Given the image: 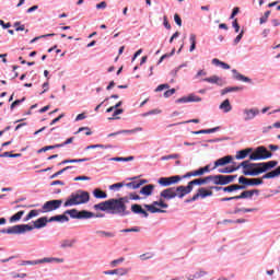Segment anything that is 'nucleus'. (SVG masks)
Listing matches in <instances>:
<instances>
[{"instance_id": "obj_1", "label": "nucleus", "mask_w": 280, "mask_h": 280, "mask_svg": "<svg viewBox=\"0 0 280 280\" xmlns=\"http://www.w3.org/2000/svg\"><path fill=\"white\" fill-rule=\"evenodd\" d=\"M243 171L242 174L244 176H259V174H266V172H270V170H275L279 162L276 160L260 163H250V161H243L242 164Z\"/></svg>"}, {"instance_id": "obj_2", "label": "nucleus", "mask_w": 280, "mask_h": 280, "mask_svg": "<svg viewBox=\"0 0 280 280\" xmlns=\"http://www.w3.org/2000/svg\"><path fill=\"white\" fill-rule=\"evenodd\" d=\"M91 200V194L86 190L79 189L72 192L63 203V207H78V205H86Z\"/></svg>"}, {"instance_id": "obj_3", "label": "nucleus", "mask_w": 280, "mask_h": 280, "mask_svg": "<svg viewBox=\"0 0 280 280\" xmlns=\"http://www.w3.org/2000/svg\"><path fill=\"white\" fill-rule=\"evenodd\" d=\"M188 195L185 186L180 185L177 187H171L162 190L160 192V198H164V200H174V198H179L183 200L184 197Z\"/></svg>"}, {"instance_id": "obj_4", "label": "nucleus", "mask_w": 280, "mask_h": 280, "mask_svg": "<svg viewBox=\"0 0 280 280\" xmlns=\"http://www.w3.org/2000/svg\"><path fill=\"white\" fill-rule=\"evenodd\" d=\"M131 211L128 210V206L120 202L117 198L109 199V214L118 215L119 218H127L130 215Z\"/></svg>"}, {"instance_id": "obj_5", "label": "nucleus", "mask_w": 280, "mask_h": 280, "mask_svg": "<svg viewBox=\"0 0 280 280\" xmlns=\"http://www.w3.org/2000/svg\"><path fill=\"white\" fill-rule=\"evenodd\" d=\"M65 213H68L72 220H91V218H95V213L89 210L70 209L66 210Z\"/></svg>"}, {"instance_id": "obj_6", "label": "nucleus", "mask_w": 280, "mask_h": 280, "mask_svg": "<svg viewBox=\"0 0 280 280\" xmlns=\"http://www.w3.org/2000/svg\"><path fill=\"white\" fill-rule=\"evenodd\" d=\"M62 207V199H52L46 201L42 209L39 210L40 213H51V211H56Z\"/></svg>"}, {"instance_id": "obj_7", "label": "nucleus", "mask_w": 280, "mask_h": 280, "mask_svg": "<svg viewBox=\"0 0 280 280\" xmlns=\"http://www.w3.org/2000/svg\"><path fill=\"white\" fill-rule=\"evenodd\" d=\"M235 178H237V175H212V183L213 185H231V183H233V180H235Z\"/></svg>"}, {"instance_id": "obj_8", "label": "nucleus", "mask_w": 280, "mask_h": 280, "mask_svg": "<svg viewBox=\"0 0 280 280\" xmlns=\"http://www.w3.org/2000/svg\"><path fill=\"white\" fill-rule=\"evenodd\" d=\"M213 183V175H209L203 178H196L190 182H188L187 186H185L187 194H191L194 191V185H207L208 183Z\"/></svg>"}, {"instance_id": "obj_9", "label": "nucleus", "mask_w": 280, "mask_h": 280, "mask_svg": "<svg viewBox=\"0 0 280 280\" xmlns=\"http://www.w3.org/2000/svg\"><path fill=\"white\" fill-rule=\"evenodd\" d=\"M30 231H34V226L30 224H18L11 228H8L9 235H23Z\"/></svg>"}, {"instance_id": "obj_10", "label": "nucleus", "mask_w": 280, "mask_h": 280, "mask_svg": "<svg viewBox=\"0 0 280 280\" xmlns=\"http://www.w3.org/2000/svg\"><path fill=\"white\" fill-rule=\"evenodd\" d=\"M183 180V176L180 175H174L170 177H160L158 179L159 185L162 187H170V185H176Z\"/></svg>"}, {"instance_id": "obj_11", "label": "nucleus", "mask_w": 280, "mask_h": 280, "mask_svg": "<svg viewBox=\"0 0 280 280\" xmlns=\"http://www.w3.org/2000/svg\"><path fill=\"white\" fill-rule=\"evenodd\" d=\"M240 185H247V187H257L259 185H264V180L261 178H248L244 175L238 177Z\"/></svg>"}, {"instance_id": "obj_12", "label": "nucleus", "mask_w": 280, "mask_h": 280, "mask_svg": "<svg viewBox=\"0 0 280 280\" xmlns=\"http://www.w3.org/2000/svg\"><path fill=\"white\" fill-rule=\"evenodd\" d=\"M244 121H253L257 115H259L258 108H245L243 109Z\"/></svg>"}, {"instance_id": "obj_13", "label": "nucleus", "mask_w": 280, "mask_h": 280, "mask_svg": "<svg viewBox=\"0 0 280 280\" xmlns=\"http://www.w3.org/2000/svg\"><path fill=\"white\" fill-rule=\"evenodd\" d=\"M229 163H233L232 155H225L214 161V166L212 167V170H217V167H224V165H229Z\"/></svg>"}, {"instance_id": "obj_14", "label": "nucleus", "mask_w": 280, "mask_h": 280, "mask_svg": "<svg viewBox=\"0 0 280 280\" xmlns=\"http://www.w3.org/2000/svg\"><path fill=\"white\" fill-rule=\"evenodd\" d=\"M131 213H135L136 215H142V218H150V213L143 209V207L139 203L131 205Z\"/></svg>"}, {"instance_id": "obj_15", "label": "nucleus", "mask_w": 280, "mask_h": 280, "mask_svg": "<svg viewBox=\"0 0 280 280\" xmlns=\"http://www.w3.org/2000/svg\"><path fill=\"white\" fill-rule=\"evenodd\" d=\"M93 209L95 211H106L107 213H110V199L94 205Z\"/></svg>"}, {"instance_id": "obj_16", "label": "nucleus", "mask_w": 280, "mask_h": 280, "mask_svg": "<svg viewBox=\"0 0 280 280\" xmlns=\"http://www.w3.org/2000/svg\"><path fill=\"white\" fill-rule=\"evenodd\" d=\"M203 82H209V84H217V86H224V80L218 75H212L210 78L202 79Z\"/></svg>"}, {"instance_id": "obj_17", "label": "nucleus", "mask_w": 280, "mask_h": 280, "mask_svg": "<svg viewBox=\"0 0 280 280\" xmlns=\"http://www.w3.org/2000/svg\"><path fill=\"white\" fill-rule=\"evenodd\" d=\"M130 272V269L128 268H118L114 270H106L103 273L104 275H117L118 277H125V275H128Z\"/></svg>"}, {"instance_id": "obj_18", "label": "nucleus", "mask_w": 280, "mask_h": 280, "mask_svg": "<svg viewBox=\"0 0 280 280\" xmlns=\"http://www.w3.org/2000/svg\"><path fill=\"white\" fill-rule=\"evenodd\" d=\"M233 79L238 80L240 82H247L248 84H253V79L245 77L244 74L237 72V70L233 69Z\"/></svg>"}, {"instance_id": "obj_19", "label": "nucleus", "mask_w": 280, "mask_h": 280, "mask_svg": "<svg viewBox=\"0 0 280 280\" xmlns=\"http://www.w3.org/2000/svg\"><path fill=\"white\" fill-rule=\"evenodd\" d=\"M255 150H256V154L258 156H267L266 160L272 159V152H270L266 147L260 145V147L256 148Z\"/></svg>"}, {"instance_id": "obj_20", "label": "nucleus", "mask_w": 280, "mask_h": 280, "mask_svg": "<svg viewBox=\"0 0 280 280\" xmlns=\"http://www.w3.org/2000/svg\"><path fill=\"white\" fill-rule=\"evenodd\" d=\"M144 209H147V211H149V213H167V210L161 209V208H156V206L154 205V202H152V205H143Z\"/></svg>"}, {"instance_id": "obj_21", "label": "nucleus", "mask_w": 280, "mask_h": 280, "mask_svg": "<svg viewBox=\"0 0 280 280\" xmlns=\"http://www.w3.org/2000/svg\"><path fill=\"white\" fill-rule=\"evenodd\" d=\"M68 215H69L68 213L63 212V214H57V215L50 217L48 219V222H61V223L69 222Z\"/></svg>"}, {"instance_id": "obj_22", "label": "nucleus", "mask_w": 280, "mask_h": 280, "mask_svg": "<svg viewBox=\"0 0 280 280\" xmlns=\"http://www.w3.org/2000/svg\"><path fill=\"white\" fill-rule=\"evenodd\" d=\"M47 222H49V219H47V217H42L34 221V225L32 226L33 229H45V226H47Z\"/></svg>"}, {"instance_id": "obj_23", "label": "nucleus", "mask_w": 280, "mask_h": 280, "mask_svg": "<svg viewBox=\"0 0 280 280\" xmlns=\"http://www.w3.org/2000/svg\"><path fill=\"white\" fill-rule=\"evenodd\" d=\"M241 167H244L242 165V162L237 166H228L225 168H219V174H233V172H237Z\"/></svg>"}, {"instance_id": "obj_24", "label": "nucleus", "mask_w": 280, "mask_h": 280, "mask_svg": "<svg viewBox=\"0 0 280 280\" xmlns=\"http://www.w3.org/2000/svg\"><path fill=\"white\" fill-rule=\"evenodd\" d=\"M54 261L56 264H65V258L46 257V258L38 259L39 264H54Z\"/></svg>"}, {"instance_id": "obj_25", "label": "nucleus", "mask_w": 280, "mask_h": 280, "mask_svg": "<svg viewBox=\"0 0 280 280\" xmlns=\"http://www.w3.org/2000/svg\"><path fill=\"white\" fill-rule=\"evenodd\" d=\"M220 110L223 113H231L233 110V106L231 105V101L229 98L224 100L220 105H219Z\"/></svg>"}, {"instance_id": "obj_26", "label": "nucleus", "mask_w": 280, "mask_h": 280, "mask_svg": "<svg viewBox=\"0 0 280 280\" xmlns=\"http://www.w3.org/2000/svg\"><path fill=\"white\" fill-rule=\"evenodd\" d=\"M250 152H253V148L240 150V151H237L235 159L237 161H242V160L246 159V156H248V154H250Z\"/></svg>"}, {"instance_id": "obj_27", "label": "nucleus", "mask_w": 280, "mask_h": 280, "mask_svg": "<svg viewBox=\"0 0 280 280\" xmlns=\"http://www.w3.org/2000/svg\"><path fill=\"white\" fill-rule=\"evenodd\" d=\"M154 191V185L153 184H149L143 186L139 194H141L142 196H152V192Z\"/></svg>"}, {"instance_id": "obj_28", "label": "nucleus", "mask_w": 280, "mask_h": 280, "mask_svg": "<svg viewBox=\"0 0 280 280\" xmlns=\"http://www.w3.org/2000/svg\"><path fill=\"white\" fill-rule=\"evenodd\" d=\"M220 130V127H214L211 129H201L198 131H191V135H213V132H218Z\"/></svg>"}, {"instance_id": "obj_29", "label": "nucleus", "mask_w": 280, "mask_h": 280, "mask_svg": "<svg viewBox=\"0 0 280 280\" xmlns=\"http://www.w3.org/2000/svg\"><path fill=\"white\" fill-rule=\"evenodd\" d=\"M93 196H94V198H97L98 200H104V199L108 198V194H106L105 191H103L100 188H95L93 190Z\"/></svg>"}, {"instance_id": "obj_30", "label": "nucleus", "mask_w": 280, "mask_h": 280, "mask_svg": "<svg viewBox=\"0 0 280 280\" xmlns=\"http://www.w3.org/2000/svg\"><path fill=\"white\" fill-rule=\"evenodd\" d=\"M137 132H143V129L141 127H136L135 129H122L119 130V135H135Z\"/></svg>"}, {"instance_id": "obj_31", "label": "nucleus", "mask_w": 280, "mask_h": 280, "mask_svg": "<svg viewBox=\"0 0 280 280\" xmlns=\"http://www.w3.org/2000/svg\"><path fill=\"white\" fill-rule=\"evenodd\" d=\"M69 170H75V166H66L62 170L58 171L57 173L52 174L49 179L54 180V178H58V176L65 174V172H69Z\"/></svg>"}, {"instance_id": "obj_32", "label": "nucleus", "mask_w": 280, "mask_h": 280, "mask_svg": "<svg viewBox=\"0 0 280 280\" xmlns=\"http://www.w3.org/2000/svg\"><path fill=\"white\" fill-rule=\"evenodd\" d=\"M236 200L253 198V190H244L241 195L235 196Z\"/></svg>"}, {"instance_id": "obj_33", "label": "nucleus", "mask_w": 280, "mask_h": 280, "mask_svg": "<svg viewBox=\"0 0 280 280\" xmlns=\"http://www.w3.org/2000/svg\"><path fill=\"white\" fill-rule=\"evenodd\" d=\"M212 65L215 67H221V69H231V66L224 61H220V59L214 58L212 59Z\"/></svg>"}, {"instance_id": "obj_34", "label": "nucleus", "mask_w": 280, "mask_h": 280, "mask_svg": "<svg viewBox=\"0 0 280 280\" xmlns=\"http://www.w3.org/2000/svg\"><path fill=\"white\" fill-rule=\"evenodd\" d=\"M23 215H25V211L21 210L18 213L10 217L9 221L11 222V224L14 222H19V220H21L23 218Z\"/></svg>"}, {"instance_id": "obj_35", "label": "nucleus", "mask_w": 280, "mask_h": 280, "mask_svg": "<svg viewBox=\"0 0 280 280\" xmlns=\"http://www.w3.org/2000/svg\"><path fill=\"white\" fill-rule=\"evenodd\" d=\"M237 91H242L240 86H229L221 91V95H226V93H237Z\"/></svg>"}, {"instance_id": "obj_36", "label": "nucleus", "mask_w": 280, "mask_h": 280, "mask_svg": "<svg viewBox=\"0 0 280 280\" xmlns=\"http://www.w3.org/2000/svg\"><path fill=\"white\" fill-rule=\"evenodd\" d=\"M75 238L73 240H63L61 241L60 248H73V244H75Z\"/></svg>"}, {"instance_id": "obj_37", "label": "nucleus", "mask_w": 280, "mask_h": 280, "mask_svg": "<svg viewBox=\"0 0 280 280\" xmlns=\"http://www.w3.org/2000/svg\"><path fill=\"white\" fill-rule=\"evenodd\" d=\"M253 211H257V208H235L234 213H253Z\"/></svg>"}, {"instance_id": "obj_38", "label": "nucleus", "mask_w": 280, "mask_h": 280, "mask_svg": "<svg viewBox=\"0 0 280 280\" xmlns=\"http://www.w3.org/2000/svg\"><path fill=\"white\" fill-rule=\"evenodd\" d=\"M109 161H116V162H118V163H128L129 161H135V156H128V158H119V156H117V158H112V159H109Z\"/></svg>"}, {"instance_id": "obj_39", "label": "nucleus", "mask_w": 280, "mask_h": 280, "mask_svg": "<svg viewBox=\"0 0 280 280\" xmlns=\"http://www.w3.org/2000/svg\"><path fill=\"white\" fill-rule=\"evenodd\" d=\"M191 176H202V172H200V168L197 171L188 172L182 176V179L183 178H191Z\"/></svg>"}, {"instance_id": "obj_40", "label": "nucleus", "mask_w": 280, "mask_h": 280, "mask_svg": "<svg viewBox=\"0 0 280 280\" xmlns=\"http://www.w3.org/2000/svg\"><path fill=\"white\" fill-rule=\"evenodd\" d=\"M121 187H126V183L121 182V183H116L109 186L110 191H119V189H121Z\"/></svg>"}, {"instance_id": "obj_41", "label": "nucleus", "mask_w": 280, "mask_h": 280, "mask_svg": "<svg viewBox=\"0 0 280 280\" xmlns=\"http://www.w3.org/2000/svg\"><path fill=\"white\" fill-rule=\"evenodd\" d=\"M198 191L201 198H208L209 196H213V191L207 190L206 188H199Z\"/></svg>"}, {"instance_id": "obj_42", "label": "nucleus", "mask_w": 280, "mask_h": 280, "mask_svg": "<svg viewBox=\"0 0 280 280\" xmlns=\"http://www.w3.org/2000/svg\"><path fill=\"white\" fill-rule=\"evenodd\" d=\"M96 235H100V237H115V233L102 230L96 231Z\"/></svg>"}, {"instance_id": "obj_43", "label": "nucleus", "mask_w": 280, "mask_h": 280, "mask_svg": "<svg viewBox=\"0 0 280 280\" xmlns=\"http://www.w3.org/2000/svg\"><path fill=\"white\" fill-rule=\"evenodd\" d=\"M38 217V210H31L27 215L24 218V222H30L32 218Z\"/></svg>"}, {"instance_id": "obj_44", "label": "nucleus", "mask_w": 280, "mask_h": 280, "mask_svg": "<svg viewBox=\"0 0 280 280\" xmlns=\"http://www.w3.org/2000/svg\"><path fill=\"white\" fill-rule=\"evenodd\" d=\"M267 156H259L257 154V151H254V153L249 154V161H266Z\"/></svg>"}, {"instance_id": "obj_45", "label": "nucleus", "mask_w": 280, "mask_h": 280, "mask_svg": "<svg viewBox=\"0 0 280 280\" xmlns=\"http://www.w3.org/2000/svg\"><path fill=\"white\" fill-rule=\"evenodd\" d=\"M189 42H190L189 51L190 52L196 51V34H190Z\"/></svg>"}, {"instance_id": "obj_46", "label": "nucleus", "mask_w": 280, "mask_h": 280, "mask_svg": "<svg viewBox=\"0 0 280 280\" xmlns=\"http://www.w3.org/2000/svg\"><path fill=\"white\" fill-rule=\"evenodd\" d=\"M3 156L4 159L8 158V159H20V156H22L21 153H12L10 151H7V152H3Z\"/></svg>"}, {"instance_id": "obj_47", "label": "nucleus", "mask_w": 280, "mask_h": 280, "mask_svg": "<svg viewBox=\"0 0 280 280\" xmlns=\"http://www.w3.org/2000/svg\"><path fill=\"white\" fill-rule=\"evenodd\" d=\"M153 205L155 207H160L161 209H168L170 205H167L163 199H160L159 201H153Z\"/></svg>"}, {"instance_id": "obj_48", "label": "nucleus", "mask_w": 280, "mask_h": 280, "mask_svg": "<svg viewBox=\"0 0 280 280\" xmlns=\"http://www.w3.org/2000/svg\"><path fill=\"white\" fill-rule=\"evenodd\" d=\"M223 191L231 194L233 191H237V184H232L223 188Z\"/></svg>"}, {"instance_id": "obj_49", "label": "nucleus", "mask_w": 280, "mask_h": 280, "mask_svg": "<svg viewBox=\"0 0 280 280\" xmlns=\"http://www.w3.org/2000/svg\"><path fill=\"white\" fill-rule=\"evenodd\" d=\"M150 115H161V109H151L147 113H143L142 117H150Z\"/></svg>"}, {"instance_id": "obj_50", "label": "nucleus", "mask_w": 280, "mask_h": 280, "mask_svg": "<svg viewBox=\"0 0 280 280\" xmlns=\"http://www.w3.org/2000/svg\"><path fill=\"white\" fill-rule=\"evenodd\" d=\"M139 231H141V229L138 226H135L130 229L120 230V233H139Z\"/></svg>"}, {"instance_id": "obj_51", "label": "nucleus", "mask_w": 280, "mask_h": 280, "mask_svg": "<svg viewBox=\"0 0 280 280\" xmlns=\"http://www.w3.org/2000/svg\"><path fill=\"white\" fill-rule=\"evenodd\" d=\"M124 114V109H114L113 116L110 118H108L109 120L113 119H120L119 116L117 115H122Z\"/></svg>"}, {"instance_id": "obj_52", "label": "nucleus", "mask_w": 280, "mask_h": 280, "mask_svg": "<svg viewBox=\"0 0 280 280\" xmlns=\"http://www.w3.org/2000/svg\"><path fill=\"white\" fill-rule=\"evenodd\" d=\"M170 159H180V154L174 153L170 155H164L161 158V161H170Z\"/></svg>"}, {"instance_id": "obj_53", "label": "nucleus", "mask_w": 280, "mask_h": 280, "mask_svg": "<svg viewBox=\"0 0 280 280\" xmlns=\"http://www.w3.org/2000/svg\"><path fill=\"white\" fill-rule=\"evenodd\" d=\"M244 38V30L240 32V34L234 38L233 45H240V42Z\"/></svg>"}, {"instance_id": "obj_54", "label": "nucleus", "mask_w": 280, "mask_h": 280, "mask_svg": "<svg viewBox=\"0 0 280 280\" xmlns=\"http://www.w3.org/2000/svg\"><path fill=\"white\" fill-rule=\"evenodd\" d=\"M271 178H279L280 176V166H277L275 170L269 171Z\"/></svg>"}, {"instance_id": "obj_55", "label": "nucleus", "mask_w": 280, "mask_h": 280, "mask_svg": "<svg viewBox=\"0 0 280 280\" xmlns=\"http://www.w3.org/2000/svg\"><path fill=\"white\" fill-rule=\"evenodd\" d=\"M188 102H202V97L196 96V94L191 93L188 95Z\"/></svg>"}, {"instance_id": "obj_56", "label": "nucleus", "mask_w": 280, "mask_h": 280, "mask_svg": "<svg viewBox=\"0 0 280 280\" xmlns=\"http://www.w3.org/2000/svg\"><path fill=\"white\" fill-rule=\"evenodd\" d=\"M125 258L120 257L118 259H115L110 262L112 268H117V266H119V264H124Z\"/></svg>"}, {"instance_id": "obj_57", "label": "nucleus", "mask_w": 280, "mask_h": 280, "mask_svg": "<svg viewBox=\"0 0 280 280\" xmlns=\"http://www.w3.org/2000/svg\"><path fill=\"white\" fill-rule=\"evenodd\" d=\"M23 102H25V97H22L21 100H15V101L10 105V109L12 110L15 106H20L21 104H23Z\"/></svg>"}, {"instance_id": "obj_58", "label": "nucleus", "mask_w": 280, "mask_h": 280, "mask_svg": "<svg viewBox=\"0 0 280 280\" xmlns=\"http://www.w3.org/2000/svg\"><path fill=\"white\" fill-rule=\"evenodd\" d=\"M206 275H207V271L200 270L192 275V279H202V277H206Z\"/></svg>"}, {"instance_id": "obj_59", "label": "nucleus", "mask_w": 280, "mask_h": 280, "mask_svg": "<svg viewBox=\"0 0 280 280\" xmlns=\"http://www.w3.org/2000/svg\"><path fill=\"white\" fill-rule=\"evenodd\" d=\"M174 21L176 25H178V27H183V19H180V15H178V13L174 15Z\"/></svg>"}, {"instance_id": "obj_60", "label": "nucleus", "mask_w": 280, "mask_h": 280, "mask_svg": "<svg viewBox=\"0 0 280 280\" xmlns=\"http://www.w3.org/2000/svg\"><path fill=\"white\" fill-rule=\"evenodd\" d=\"M165 89H170V84L164 83V84H160L156 89L155 92L159 93L161 91H165Z\"/></svg>"}, {"instance_id": "obj_61", "label": "nucleus", "mask_w": 280, "mask_h": 280, "mask_svg": "<svg viewBox=\"0 0 280 280\" xmlns=\"http://www.w3.org/2000/svg\"><path fill=\"white\" fill-rule=\"evenodd\" d=\"M125 187H128L129 189H139L137 182L127 183L125 184Z\"/></svg>"}, {"instance_id": "obj_62", "label": "nucleus", "mask_w": 280, "mask_h": 280, "mask_svg": "<svg viewBox=\"0 0 280 280\" xmlns=\"http://www.w3.org/2000/svg\"><path fill=\"white\" fill-rule=\"evenodd\" d=\"M268 16H270V11H266L264 16L260 18V25H264L268 21Z\"/></svg>"}, {"instance_id": "obj_63", "label": "nucleus", "mask_w": 280, "mask_h": 280, "mask_svg": "<svg viewBox=\"0 0 280 280\" xmlns=\"http://www.w3.org/2000/svg\"><path fill=\"white\" fill-rule=\"evenodd\" d=\"M232 27L235 30V33H236V34H240V23L237 22V19H235V20L232 22Z\"/></svg>"}, {"instance_id": "obj_64", "label": "nucleus", "mask_w": 280, "mask_h": 280, "mask_svg": "<svg viewBox=\"0 0 280 280\" xmlns=\"http://www.w3.org/2000/svg\"><path fill=\"white\" fill-rule=\"evenodd\" d=\"M176 93V89H171V90H167L166 92H164V97H172V95H174Z\"/></svg>"}]
</instances>
